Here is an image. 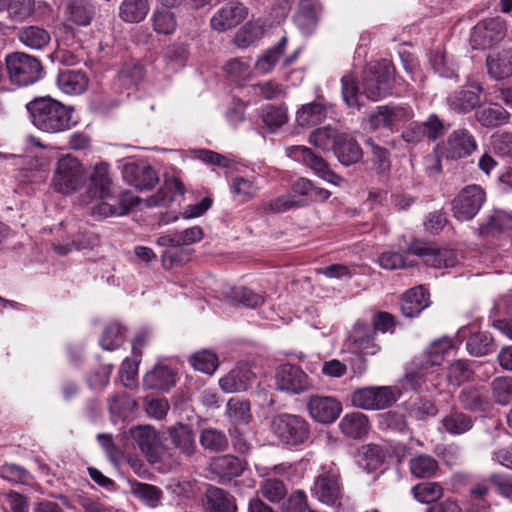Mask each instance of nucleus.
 I'll use <instances>...</instances> for the list:
<instances>
[{
    "instance_id": "obj_52",
    "label": "nucleus",
    "mask_w": 512,
    "mask_h": 512,
    "mask_svg": "<svg viewBox=\"0 0 512 512\" xmlns=\"http://www.w3.org/2000/svg\"><path fill=\"white\" fill-rule=\"evenodd\" d=\"M201 445L210 451H223L228 448V439L219 430L208 428L202 431L200 436Z\"/></svg>"
},
{
    "instance_id": "obj_20",
    "label": "nucleus",
    "mask_w": 512,
    "mask_h": 512,
    "mask_svg": "<svg viewBox=\"0 0 512 512\" xmlns=\"http://www.w3.org/2000/svg\"><path fill=\"white\" fill-rule=\"evenodd\" d=\"M310 416L317 422L328 424L334 422L342 411V406L330 396H311L307 402Z\"/></svg>"
},
{
    "instance_id": "obj_30",
    "label": "nucleus",
    "mask_w": 512,
    "mask_h": 512,
    "mask_svg": "<svg viewBox=\"0 0 512 512\" xmlns=\"http://www.w3.org/2000/svg\"><path fill=\"white\" fill-rule=\"evenodd\" d=\"M322 5L318 0H301L295 16L297 25L306 33H310L318 22V14Z\"/></svg>"
},
{
    "instance_id": "obj_50",
    "label": "nucleus",
    "mask_w": 512,
    "mask_h": 512,
    "mask_svg": "<svg viewBox=\"0 0 512 512\" xmlns=\"http://www.w3.org/2000/svg\"><path fill=\"white\" fill-rule=\"evenodd\" d=\"M189 362L195 370L206 374H213L219 365L217 355L210 350L196 352L189 358Z\"/></svg>"
},
{
    "instance_id": "obj_34",
    "label": "nucleus",
    "mask_w": 512,
    "mask_h": 512,
    "mask_svg": "<svg viewBox=\"0 0 512 512\" xmlns=\"http://www.w3.org/2000/svg\"><path fill=\"white\" fill-rule=\"evenodd\" d=\"M68 19L80 26H88L93 18V8L89 0H65Z\"/></svg>"
},
{
    "instance_id": "obj_32",
    "label": "nucleus",
    "mask_w": 512,
    "mask_h": 512,
    "mask_svg": "<svg viewBox=\"0 0 512 512\" xmlns=\"http://www.w3.org/2000/svg\"><path fill=\"white\" fill-rule=\"evenodd\" d=\"M173 370L166 366L157 365L148 372L143 379V384L148 389L167 390L175 384Z\"/></svg>"
},
{
    "instance_id": "obj_49",
    "label": "nucleus",
    "mask_w": 512,
    "mask_h": 512,
    "mask_svg": "<svg viewBox=\"0 0 512 512\" xmlns=\"http://www.w3.org/2000/svg\"><path fill=\"white\" fill-rule=\"evenodd\" d=\"M466 347L471 355L477 357L487 355L495 350L493 339L486 332H479L470 336Z\"/></svg>"
},
{
    "instance_id": "obj_28",
    "label": "nucleus",
    "mask_w": 512,
    "mask_h": 512,
    "mask_svg": "<svg viewBox=\"0 0 512 512\" xmlns=\"http://www.w3.org/2000/svg\"><path fill=\"white\" fill-rule=\"evenodd\" d=\"M184 193L182 181L172 176L165 180L164 186L155 195L146 199V205L148 207L167 206L174 200L175 195L182 196Z\"/></svg>"
},
{
    "instance_id": "obj_18",
    "label": "nucleus",
    "mask_w": 512,
    "mask_h": 512,
    "mask_svg": "<svg viewBox=\"0 0 512 512\" xmlns=\"http://www.w3.org/2000/svg\"><path fill=\"white\" fill-rule=\"evenodd\" d=\"M248 15L247 7L240 2H229L211 18L210 26L217 32H224L239 25Z\"/></svg>"
},
{
    "instance_id": "obj_17",
    "label": "nucleus",
    "mask_w": 512,
    "mask_h": 512,
    "mask_svg": "<svg viewBox=\"0 0 512 512\" xmlns=\"http://www.w3.org/2000/svg\"><path fill=\"white\" fill-rule=\"evenodd\" d=\"M413 117L412 111L403 106H377L369 114V123L372 128H386L389 126L404 125Z\"/></svg>"
},
{
    "instance_id": "obj_2",
    "label": "nucleus",
    "mask_w": 512,
    "mask_h": 512,
    "mask_svg": "<svg viewBox=\"0 0 512 512\" xmlns=\"http://www.w3.org/2000/svg\"><path fill=\"white\" fill-rule=\"evenodd\" d=\"M86 180V171L80 161L71 156H61L52 178L53 189L63 195H70L80 189Z\"/></svg>"
},
{
    "instance_id": "obj_37",
    "label": "nucleus",
    "mask_w": 512,
    "mask_h": 512,
    "mask_svg": "<svg viewBox=\"0 0 512 512\" xmlns=\"http://www.w3.org/2000/svg\"><path fill=\"white\" fill-rule=\"evenodd\" d=\"M169 436L174 446L186 455L195 452V440L192 430L184 424H177L169 429Z\"/></svg>"
},
{
    "instance_id": "obj_7",
    "label": "nucleus",
    "mask_w": 512,
    "mask_h": 512,
    "mask_svg": "<svg viewBox=\"0 0 512 512\" xmlns=\"http://www.w3.org/2000/svg\"><path fill=\"white\" fill-rule=\"evenodd\" d=\"M401 395L397 386L363 388L354 391V406L363 409L379 410L390 407Z\"/></svg>"
},
{
    "instance_id": "obj_13",
    "label": "nucleus",
    "mask_w": 512,
    "mask_h": 512,
    "mask_svg": "<svg viewBox=\"0 0 512 512\" xmlns=\"http://www.w3.org/2000/svg\"><path fill=\"white\" fill-rule=\"evenodd\" d=\"M122 176L126 183L139 191L151 190L159 181L156 171L144 162L125 163L122 167Z\"/></svg>"
},
{
    "instance_id": "obj_53",
    "label": "nucleus",
    "mask_w": 512,
    "mask_h": 512,
    "mask_svg": "<svg viewBox=\"0 0 512 512\" xmlns=\"http://www.w3.org/2000/svg\"><path fill=\"white\" fill-rule=\"evenodd\" d=\"M231 192L240 202H247L257 194L258 187L249 179L235 177L231 182Z\"/></svg>"
},
{
    "instance_id": "obj_42",
    "label": "nucleus",
    "mask_w": 512,
    "mask_h": 512,
    "mask_svg": "<svg viewBox=\"0 0 512 512\" xmlns=\"http://www.w3.org/2000/svg\"><path fill=\"white\" fill-rule=\"evenodd\" d=\"M443 429L451 435H460L469 431L473 426V420L463 412L453 411L446 415L442 421Z\"/></svg>"
},
{
    "instance_id": "obj_62",
    "label": "nucleus",
    "mask_w": 512,
    "mask_h": 512,
    "mask_svg": "<svg viewBox=\"0 0 512 512\" xmlns=\"http://www.w3.org/2000/svg\"><path fill=\"white\" fill-rule=\"evenodd\" d=\"M452 347V341L449 338L444 337L434 341L427 350L429 362L432 365H440Z\"/></svg>"
},
{
    "instance_id": "obj_36",
    "label": "nucleus",
    "mask_w": 512,
    "mask_h": 512,
    "mask_svg": "<svg viewBox=\"0 0 512 512\" xmlns=\"http://www.w3.org/2000/svg\"><path fill=\"white\" fill-rule=\"evenodd\" d=\"M325 118L324 106L315 102L303 105L296 113V121L302 128L319 126Z\"/></svg>"
},
{
    "instance_id": "obj_6",
    "label": "nucleus",
    "mask_w": 512,
    "mask_h": 512,
    "mask_svg": "<svg viewBox=\"0 0 512 512\" xmlns=\"http://www.w3.org/2000/svg\"><path fill=\"white\" fill-rule=\"evenodd\" d=\"M271 427L278 439L288 445L301 444L309 435L307 422L297 415H278L274 417Z\"/></svg>"
},
{
    "instance_id": "obj_35",
    "label": "nucleus",
    "mask_w": 512,
    "mask_h": 512,
    "mask_svg": "<svg viewBox=\"0 0 512 512\" xmlns=\"http://www.w3.org/2000/svg\"><path fill=\"white\" fill-rule=\"evenodd\" d=\"M150 10L148 0H123L119 7V17L127 23L143 21Z\"/></svg>"
},
{
    "instance_id": "obj_8",
    "label": "nucleus",
    "mask_w": 512,
    "mask_h": 512,
    "mask_svg": "<svg viewBox=\"0 0 512 512\" xmlns=\"http://www.w3.org/2000/svg\"><path fill=\"white\" fill-rule=\"evenodd\" d=\"M275 382L278 390L293 395L307 392L313 386L307 373L300 366L290 363L278 367Z\"/></svg>"
},
{
    "instance_id": "obj_19",
    "label": "nucleus",
    "mask_w": 512,
    "mask_h": 512,
    "mask_svg": "<svg viewBox=\"0 0 512 512\" xmlns=\"http://www.w3.org/2000/svg\"><path fill=\"white\" fill-rule=\"evenodd\" d=\"M144 79V68L135 61L123 63L114 78L111 88L117 94L130 93L136 90Z\"/></svg>"
},
{
    "instance_id": "obj_51",
    "label": "nucleus",
    "mask_w": 512,
    "mask_h": 512,
    "mask_svg": "<svg viewBox=\"0 0 512 512\" xmlns=\"http://www.w3.org/2000/svg\"><path fill=\"white\" fill-rule=\"evenodd\" d=\"M124 342V328L117 322L109 323L100 338V345L105 350H115Z\"/></svg>"
},
{
    "instance_id": "obj_54",
    "label": "nucleus",
    "mask_w": 512,
    "mask_h": 512,
    "mask_svg": "<svg viewBox=\"0 0 512 512\" xmlns=\"http://www.w3.org/2000/svg\"><path fill=\"white\" fill-rule=\"evenodd\" d=\"M263 34L261 25L255 22L245 24L235 35L234 42L240 48H246L258 40Z\"/></svg>"
},
{
    "instance_id": "obj_9",
    "label": "nucleus",
    "mask_w": 512,
    "mask_h": 512,
    "mask_svg": "<svg viewBox=\"0 0 512 512\" xmlns=\"http://www.w3.org/2000/svg\"><path fill=\"white\" fill-rule=\"evenodd\" d=\"M485 201V192L478 185H468L452 201V211L460 221L471 220Z\"/></svg>"
},
{
    "instance_id": "obj_4",
    "label": "nucleus",
    "mask_w": 512,
    "mask_h": 512,
    "mask_svg": "<svg viewBox=\"0 0 512 512\" xmlns=\"http://www.w3.org/2000/svg\"><path fill=\"white\" fill-rule=\"evenodd\" d=\"M395 325L394 318L387 312H379L373 317V328L365 324L354 327V353L374 355L379 346L374 342L376 331H391Z\"/></svg>"
},
{
    "instance_id": "obj_16",
    "label": "nucleus",
    "mask_w": 512,
    "mask_h": 512,
    "mask_svg": "<svg viewBox=\"0 0 512 512\" xmlns=\"http://www.w3.org/2000/svg\"><path fill=\"white\" fill-rule=\"evenodd\" d=\"M289 156L297 161H302L310 167L314 173L325 181L339 185L342 179L331 171L325 160L314 154L311 149L304 146H294L288 149Z\"/></svg>"
},
{
    "instance_id": "obj_5",
    "label": "nucleus",
    "mask_w": 512,
    "mask_h": 512,
    "mask_svg": "<svg viewBox=\"0 0 512 512\" xmlns=\"http://www.w3.org/2000/svg\"><path fill=\"white\" fill-rule=\"evenodd\" d=\"M5 64L10 81L17 86L36 82L42 68L36 58L21 52L8 54Z\"/></svg>"
},
{
    "instance_id": "obj_14",
    "label": "nucleus",
    "mask_w": 512,
    "mask_h": 512,
    "mask_svg": "<svg viewBox=\"0 0 512 512\" xmlns=\"http://www.w3.org/2000/svg\"><path fill=\"white\" fill-rule=\"evenodd\" d=\"M477 148L473 136L467 131L455 130L441 146V155L447 161H457L470 156Z\"/></svg>"
},
{
    "instance_id": "obj_27",
    "label": "nucleus",
    "mask_w": 512,
    "mask_h": 512,
    "mask_svg": "<svg viewBox=\"0 0 512 512\" xmlns=\"http://www.w3.org/2000/svg\"><path fill=\"white\" fill-rule=\"evenodd\" d=\"M429 306V294L422 286L407 291L401 300V311L404 316L412 318Z\"/></svg>"
},
{
    "instance_id": "obj_11",
    "label": "nucleus",
    "mask_w": 512,
    "mask_h": 512,
    "mask_svg": "<svg viewBox=\"0 0 512 512\" xmlns=\"http://www.w3.org/2000/svg\"><path fill=\"white\" fill-rule=\"evenodd\" d=\"M407 251L423 258L427 266L434 268L453 267L457 263L456 255L452 250H438L434 246L420 240L412 241Z\"/></svg>"
},
{
    "instance_id": "obj_45",
    "label": "nucleus",
    "mask_w": 512,
    "mask_h": 512,
    "mask_svg": "<svg viewBox=\"0 0 512 512\" xmlns=\"http://www.w3.org/2000/svg\"><path fill=\"white\" fill-rule=\"evenodd\" d=\"M507 111L500 105L483 108L476 112L479 123L485 128H496L507 123Z\"/></svg>"
},
{
    "instance_id": "obj_58",
    "label": "nucleus",
    "mask_w": 512,
    "mask_h": 512,
    "mask_svg": "<svg viewBox=\"0 0 512 512\" xmlns=\"http://www.w3.org/2000/svg\"><path fill=\"white\" fill-rule=\"evenodd\" d=\"M287 42V39L283 37L279 44L269 49L257 62H256V68L263 74H266L270 72L277 61L279 60L280 56L284 52V47Z\"/></svg>"
},
{
    "instance_id": "obj_44",
    "label": "nucleus",
    "mask_w": 512,
    "mask_h": 512,
    "mask_svg": "<svg viewBox=\"0 0 512 512\" xmlns=\"http://www.w3.org/2000/svg\"><path fill=\"white\" fill-rule=\"evenodd\" d=\"M258 492L270 503H280L287 496L285 483L277 478H265L260 482Z\"/></svg>"
},
{
    "instance_id": "obj_33",
    "label": "nucleus",
    "mask_w": 512,
    "mask_h": 512,
    "mask_svg": "<svg viewBox=\"0 0 512 512\" xmlns=\"http://www.w3.org/2000/svg\"><path fill=\"white\" fill-rule=\"evenodd\" d=\"M207 512H236L234 498L220 488H210L206 493Z\"/></svg>"
},
{
    "instance_id": "obj_64",
    "label": "nucleus",
    "mask_w": 512,
    "mask_h": 512,
    "mask_svg": "<svg viewBox=\"0 0 512 512\" xmlns=\"http://www.w3.org/2000/svg\"><path fill=\"white\" fill-rule=\"evenodd\" d=\"M438 413L436 406L429 400L419 398L415 401L410 409V417L416 420H425L428 417H434Z\"/></svg>"
},
{
    "instance_id": "obj_3",
    "label": "nucleus",
    "mask_w": 512,
    "mask_h": 512,
    "mask_svg": "<svg viewBox=\"0 0 512 512\" xmlns=\"http://www.w3.org/2000/svg\"><path fill=\"white\" fill-rule=\"evenodd\" d=\"M394 77V66L391 61L382 59L364 70L362 76L363 92L367 98L378 100L390 94Z\"/></svg>"
},
{
    "instance_id": "obj_1",
    "label": "nucleus",
    "mask_w": 512,
    "mask_h": 512,
    "mask_svg": "<svg viewBox=\"0 0 512 512\" xmlns=\"http://www.w3.org/2000/svg\"><path fill=\"white\" fill-rule=\"evenodd\" d=\"M32 124L37 128H70L78 124L75 110L50 97H40L26 105Z\"/></svg>"
},
{
    "instance_id": "obj_25",
    "label": "nucleus",
    "mask_w": 512,
    "mask_h": 512,
    "mask_svg": "<svg viewBox=\"0 0 512 512\" xmlns=\"http://www.w3.org/2000/svg\"><path fill=\"white\" fill-rule=\"evenodd\" d=\"M483 88L480 83L472 82L467 88H462L459 91L451 94L448 99V105L451 109L467 113L473 110L480 103V94Z\"/></svg>"
},
{
    "instance_id": "obj_48",
    "label": "nucleus",
    "mask_w": 512,
    "mask_h": 512,
    "mask_svg": "<svg viewBox=\"0 0 512 512\" xmlns=\"http://www.w3.org/2000/svg\"><path fill=\"white\" fill-rule=\"evenodd\" d=\"M412 494L420 503L430 504L443 496V488L437 482H423L412 488Z\"/></svg>"
},
{
    "instance_id": "obj_57",
    "label": "nucleus",
    "mask_w": 512,
    "mask_h": 512,
    "mask_svg": "<svg viewBox=\"0 0 512 512\" xmlns=\"http://www.w3.org/2000/svg\"><path fill=\"white\" fill-rule=\"evenodd\" d=\"M430 64L433 70L442 77L453 78L457 75V68L442 51H435L431 54Z\"/></svg>"
},
{
    "instance_id": "obj_60",
    "label": "nucleus",
    "mask_w": 512,
    "mask_h": 512,
    "mask_svg": "<svg viewBox=\"0 0 512 512\" xmlns=\"http://www.w3.org/2000/svg\"><path fill=\"white\" fill-rule=\"evenodd\" d=\"M473 370L466 361L457 360L453 362L448 369L447 379L448 381L456 386L471 379Z\"/></svg>"
},
{
    "instance_id": "obj_29",
    "label": "nucleus",
    "mask_w": 512,
    "mask_h": 512,
    "mask_svg": "<svg viewBox=\"0 0 512 512\" xmlns=\"http://www.w3.org/2000/svg\"><path fill=\"white\" fill-rule=\"evenodd\" d=\"M89 84L85 72L80 70H64L58 74L57 85L66 94L76 95L83 93Z\"/></svg>"
},
{
    "instance_id": "obj_39",
    "label": "nucleus",
    "mask_w": 512,
    "mask_h": 512,
    "mask_svg": "<svg viewBox=\"0 0 512 512\" xmlns=\"http://www.w3.org/2000/svg\"><path fill=\"white\" fill-rule=\"evenodd\" d=\"M462 406L471 411L485 410L488 407L489 399L487 391L481 387H467L459 395Z\"/></svg>"
},
{
    "instance_id": "obj_10",
    "label": "nucleus",
    "mask_w": 512,
    "mask_h": 512,
    "mask_svg": "<svg viewBox=\"0 0 512 512\" xmlns=\"http://www.w3.org/2000/svg\"><path fill=\"white\" fill-rule=\"evenodd\" d=\"M130 436L151 464L159 462L165 454L160 435L152 426L133 427Z\"/></svg>"
},
{
    "instance_id": "obj_22",
    "label": "nucleus",
    "mask_w": 512,
    "mask_h": 512,
    "mask_svg": "<svg viewBox=\"0 0 512 512\" xmlns=\"http://www.w3.org/2000/svg\"><path fill=\"white\" fill-rule=\"evenodd\" d=\"M100 202L92 207V214L102 217L121 216L140 203L138 198L131 196L125 192L120 198L113 197V193L107 199H99Z\"/></svg>"
},
{
    "instance_id": "obj_55",
    "label": "nucleus",
    "mask_w": 512,
    "mask_h": 512,
    "mask_svg": "<svg viewBox=\"0 0 512 512\" xmlns=\"http://www.w3.org/2000/svg\"><path fill=\"white\" fill-rule=\"evenodd\" d=\"M268 128H280L288 122L287 109L283 106L267 105L261 114Z\"/></svg>"
},
{
    "instance_id": "obj_21",
    "label": "nucleus",
    "mask_w": 512,
    "mask_h": 512,
    "mask_svg": "<svg viewBox=\"0 0 512 512\" xmlns=\"http://www.w3.org/2000/svg\"><path fill=\"white\" fill-rule=\"evenodd\" d=\"M337 130H313L309 137V141L314 146L322 150H334L339 160L345 164L350 165V159L345 156V152H350L349 144H345L341 137H338Z\"/></svg>"
},
{
    "instance_id": "obj_63",
    "label": "nucleus",
    "mask_w": 512,
    "mask_h": 512,
    "mask_svg": "<svg viewBox=\"0 0 512 512\" xmlns=\"http://www.w3.org/2000/svg\"><path fill=\"white\" fill-rule=\"evenodd\" d=\"M489 482L501 497L512 502V475L493 473Z\"/></svg>"
},
{
    "instance_id": "obj_31",
    "label": "nucleus",
    "mask_w": 512,
    "mask_h": 512,
    "mask_svg": "<svg viewBox=\"0 0 512 512\" xmlns=\"http://www.w3.org/2000/svg\"><path fill=\"white\" fill-rule=\"evenodd\" d=\"M488 74L502 80L512 75V50H503L495 55H489L486 59Z\"/></svg>"
},
{
    "instance_id": "obj_15",
    "label": "nucleus",
    "mask_w": 512,
    "mask_h": 512,
    "mask_svg": "<svg viewBox=\"0 0 512 512\" xmlns=\"http://www.w3.org/2000/svg\"><path fill=\"white\" fill-rule=\"evenodd\" d=\"M505 30V22L500 17L485 19L474 26L471 43L474 48L485 49L501 40Z\"/></svg>"
},
{
    "instance_id": "obj_38",
    "label": "nucleus",
    "mask_w": 512,
    "mask_h": 512,
    "mask_svg": "<svg viewBox=\"0 0 512 512\" xmlns=\"http://www.w3.org/2000/svg\"><path fill=\"white\" fill-rule=\"evenodd\" d=\"M385 454L377 445H365L357 453V464L367 472L377 470L383 463Z\"/></svg>"
},
{
    "instance_id": "obj_24",
    "label": "nucleus",
    "mask_w": 512,
    "mask_h": 512,
    "mask_svg": "<svg viewBox=\"0 0 512 512\" xmlns=\"http://www.w3.org/2000/svg\"><path fill=\"white\" fill-rule=\"evenodd\" d=\"M112 193V179L109 173V165L100 163L94 167L90 176V184L86 194L89 202L94 199H107Z\"/></svg>"
},
{
    "instance_id": "obj_61",
    "label": "nucleus",
    "mask_w": 512,
    "mask_h": 512,
    "mask_svg": "<svg viewBox=\"0 0 512 512\" xmlns=\"http://www.w3.org/2000/svg\"><path fill=\"white\" fill-rule=\"evenodd\" d=\"M227 75L235 82L246 81L251 76L250 65L238 58L228 61L225 65Z\"/></svg>"
},
{
    "instance_id": "obj_56",
    "label": "nucleus",
    "mask_w": 512,
    "mask_h": 512,
    "mask_svg": "<svg viewBox=\"0 0 512 512\" xmlns=\"http://www.w3.org/2000/svg\"><path fill=\"white\" fill-rule=\"evenodd\" d=\"M228 417L235 423H247L251 418L250 403L238 398H231L226 405Z\"/></svg>"
},
{
    "instance_id": "obj_40",
    "label": "nucleus",
    "mask_w": 512,
    "mask_h": 512,
    "mask_svg": "<svg viewBox=\"0 0 512 512\" xmlns=\"http://www.w3.org/2000/svg\"><path fill=\"white\" fill-rule=\"evenodd\" d=\"M153 30L157 34L172 35L177 28V18L168 8H157L152 15Z\"/></svg>"
},
{
    "instance_id": "obj_47",
    "label": "nucleus",
    "mask_w": 512,
    "mask_h": 512,
    "mask_svg": "<svg viewBox=\"0 0 512 512\" xmlns=\"http://www.w3.org/2000/svg\"><path fill=\"white\" fill-rule=\"evenodd\" d=\"M250 91L264 100H275L286 95V88L274 80L262 81L250 85Z\"/></svg>"
},
{
    "instance_id": "obj_46",
    "label": "nucleus",
    "mask_w": 512,
    "mask_h": 512,
    "mask_svg": "<svg viewBox=\"0 0 512 512\" xmlns=\"http://www.w3.org/2000/svg\"><path fill=\"white\" fill-rule=\"evenodd\" d=\"M131 493L152 508L157 507L162 498V491L158 487L138 481L131 482Z\"/></svg>"
},
{
    "instance_id": "obj_43",
    "label": "nucleus",
    "mask_w": 512,
    "mask_h": 512,
    "mask_svg": "<svg viewBox=\"0 0 512 512\" xmlns=\"http://www.w3.org/2000/svg\"><path fill=\"white\" fill-rule=\"evenodd\" d=\"M20 41L31 49H41L50 42V34L44 28L38 26L24 27L19 32Z\"/></svg>"
},
{
    "instance_id": "obj_26",
    "label": "nucleus",
    "mask_w": 512,
    "mask_h": 512,
    "mask_svg": "<svg viewBox=\"0 0 512 512\" xmlns=\"http://www.w3.org/2000/svg\"><path fill=\"white\" fill-rule=\"evenodd\" d=\"M244 463L241 459L224 455L212 460L210 469L216 474L221 482L230 481L232 477H238L244 471Z\"/></svg>"
},
{
    "instance_id": "obj_59",
    "label": "nucleus",
    "mask_w": 512,
    "mask_h": 512,
    "mask_svg": "<svg viewBox=\"0 0 512 512\" xmlns=\"http://www.w3.org/2000/svg\"><path fill=\"white\" fill-rule=\"evenodd\" d=\"M495 401L501 405L512 403V378L498 377L492 382Z\"/></svg>"
},
{
    "instance_id": "obj_12",
    "label": "nucleus",
    "mask_w": 512,
    "mask_h": 512,
    "mask_svg": "<svg viewBox=\"0 0 512 512\" xmlns=\"http://www.w3.org/2000/svg\"><path fill=\"white\" fill-rule=\"evenodd\" d=\"M312 495L326 505H334L341 497L338 473L333 468L323 467L315 478Z\"/></svg>"
},
{
    "instance_id": "obj_41",
    "label": "nucleus",
    "mask_w": 512,
    "mask_h": 512,
    "mask_svg": "<svg viewBox=\"0 0 512 512\" xmlns=\"http://www.w3.org/2000/svg\"><path fill=\"white\" fill-rule=\"evenodd\" d=\"M409 469L416 478H430L438 470V462L430 455L418 454L410 459Z\"/></svg>"
},
{
    "instance_id": "obj_23",
    "label": "nucleus",
    "mask_w": 512,
    "mask_h": 512,
    "mask_svg": "<svg viewBox=\"0 0 512 512\" xmlns=\"http://www.w3.org/2000/svg\"><path fill=\"white\" fill-rule=\"evenodd\" d=\"M255 375L247 365H238L219 379V386L225 393H239L248 390Z\"/></svg>"
}]
</instances>
